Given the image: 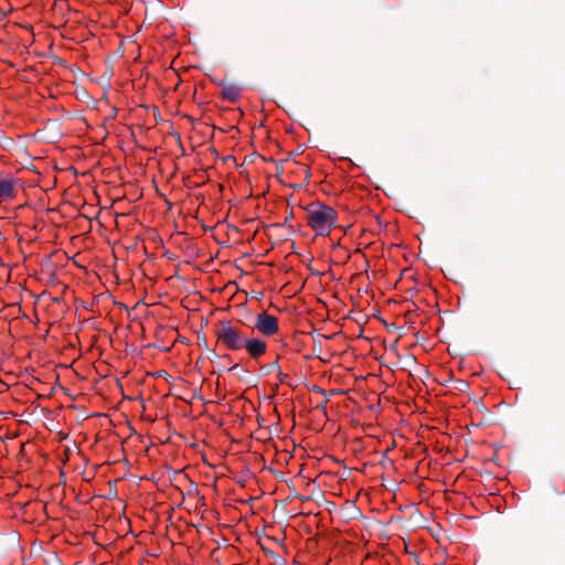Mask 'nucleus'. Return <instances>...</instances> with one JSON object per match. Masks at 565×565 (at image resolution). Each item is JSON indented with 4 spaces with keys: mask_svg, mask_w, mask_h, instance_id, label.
<instances>
[{
    "mask_svg": "<svg viewBox=\"0 0 565 565\" xmlns=\"http://www.w3.org/2000/svg\"><path fill=\"white\" fill-rule=\"evenodd\" d=\"M337 212L319 202L311 204L307 210V222L317 235L327 236L335 226Z\"/></svg>",
    "mask_w": 565,
    "mask_h": 565,
    "instance_id": "obj_1",
    "label": "nucleus"
},
{
    "mask_svg": "<svg viewBox=\"0 0 565 565\" xmlns=\"http://www.w3.org/2000/svg\"><path fill=\"white\" fill-rule=\"evenodd\" d=\"M217 340L228 350L238 351L243 349L247 335L231 321H221L215 331Z\"/></svg>",
    "mask_w": 565,
    "mask_h": 565,
    "instance_id": "obj_2",
    "label": "nucleus"
},
{
    "mask_svg": "<svg viewBox=\"0 0 565 565\" xmlns=\"http://www.w3.org/2000/svg\"><path fill=\"white\" fill-rule=\"evenodd\" d=\"M263 335L271 337L278 331V319L267 312H262L256 316L254 326Z\"/></svg>",
    "mask_w": 565,
    "mask_h": 565,
    "instance_id": "obj_3",
    "label": "nucleus"
},
{
    "mask_svg": "<svg viewBox=\"0 0 565 565\" xmlns=\"http://www.w3.org/2000/svg\"><path fill=\"white\" fill-rule=\"evenodd\" d=\"M252 359H258L267 349L266 342L258 338H246L244 347Z\"/></svg>",
    "mask_w": 565,
    "mask_h": 565,
    "instance_id": "obj_4",
    "label": "nucleus"
},
{
    "mask_svg": "<svg viewBox=\"0 0 565 565\" xmlns=\"http://www.w3.org/2000/svg\"><path fill=\"white\" fill-rule=\"evenodd\" d=\"M217 86L222 87V97L232 103L239 99L242 94V87L236 84H227L225 81L218 82Z\"/></svg>",
    "mask_w": 565,
    "mask_h": 565,
    "instance_id": "obj_5",
    "label": "nucleus"
},
{
    "mask_svg": "<svg viewBox=\"0 0 565 565\" xmlns=\"http://www.w3.org/2000/svg\"><path fill=\"white\" fill-rule=\"evenodd\" d=\"M228 371L234 372L239 379H244L248 374V370L239 364H234Z\"/></svg>",
    "mask_w": 565,
    "mask_h": 565,
    "instance_id": "obj_6",
    "label": "nucleus"
},
{
    "mask_svg": "<svg viewBox=\"0 0 565 565\" xmlns=\"http://www.w3.org/2000/svg\"><path fill=\"white\" fill-rule=\"evenodd\" d=\"M280 369L279 364L277 361L273 362V363H269L265 366H262V371L264 373H269V372H273V371H278Z\"/></svg>",
    "mask_w": 565,
    "mask_h": 565,
    "instance_id": "obj_7",
    "label": "nucleus"
},
{
    "mask_svg": "<svg viewBox=\"0 0 565 565\" xmlns=\"http://www.w3.org/2000/svg\"><path fill=\"white\" fill-rule=\"evenodd\" d=\"M278 376H279V381H280L281 383L286 382V381H287V379H288V375H287V374H285V373H282L280 369L278 370Z\"/></svg>",
    "mask_w": 565,
    "mask_h": 565,
    "instance_id": "obj_8",
    "label": "nucleus"
},
{
    "mask_svg": "<svg viewBox=\"0 0 565 565\" xmlns=\"http://www.w3.org/2000/svg\"><path fill=\"white\" fill-rule=\"evenodd\" d=\"M305 171H306V180H308L310 178L311 173L308 168H305Z\"/></svg>",
    "mask_w": 565,
    "mask_h": 565,
    "instance_id": "obj_9",
    "label": "nucleus"
},
{
    "mask_svg": "<svg viewBox=\"0 0 565 565\" xmlns=\"http://www.w3.org/2000/svg\"><path fill=\"white\" fill-rule=\"evenodd\" d=\"M290 218H292V213H290V214L286 217V220H285V224H286V223H288V222L290 221Z\"/></svg>",
    "mask_w": 565,
    "mask_h": 565,
    "instance_id": "obj_10",
    "label": "nucleus"
},
{
    "mask_svg": "<svg viewBox=\"0 0 565 565\" xmlns=\"http://www.w3.org/2000/svg\"><path fill=\"white\" fill-rule=\"evenodd\" d=\"M459 383H460V384H459V387L468 386V383H467V382H465V381H460Z\"/></svg>",
    "mask_w": 565,
    "mask_h": 565,
    "instance_id": "obj_11",
    "label": "nucleus"
},
{
    "mask_svg": "<svg viewBox=\"0 0 565 565\" xmlns=\"http://www.w3.org/2000/svg\"><path fill=\"white\" fill-rule=\"evenodd\" d=\"M459 383H460V384H459V387L468 386V383H467V382H465V381H460Z\"/></svg>",
    "mask_w": 565,
    "mask_h": 565,
    "instance_id": "obj_12",
    "label": "nucleus"
},
{
    "mask_svg": "<svg viewBox=\"0 0 565 565\" xmlns=\"http://www.w3.org/2000/svg\"><path fill=\"white\" fill-rule=\"evenodd\" d=\"M317 390H318L320 393H324V390H322V388H319V387H318Z\"/></svg>",
    "mask_w": 565,
    "mask_h": 565,
    "instance_id": "obj_13",
    "label": "nucleus"
},
{
    "mask_svg": "<svg viewBox=\"0 0 565 565\" xmlns=\"http://www.w3.org/2000/svg\"><path fill=\"white\" fill-rule=\"evenodd\" d=\"M296 497H297V498H300V499H301V501H305V500H306L305 498H301V497H300V495H298V494H297Z\"/></svg>",
    "mask_w": 565,
    "mask_h": 565,
    "instance_id": "obj_14",
    "label": "nucleus"
},
{
    "mask_svg": "<svg viewBox=\"0 0 565 565\" xmlns=\"http://www.w3.org/2000/svg\"><path fill=\"white\" fill-rule=\"evenodd\" d=\"M213 82L217 85V83H218L220 81H217V79H215V78H214V79H213Z\"/></svg>",
    "mask_w": 565,
    "mask_h": 565,
    "instance_id": "obj_15",
    "label": "nucleus"
}]
</instances>
